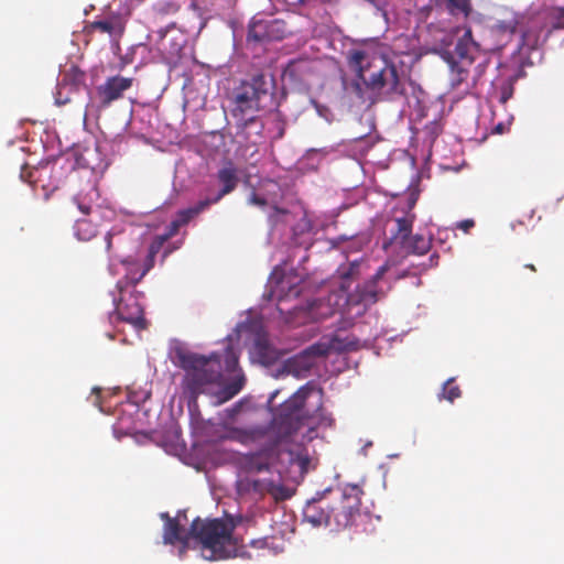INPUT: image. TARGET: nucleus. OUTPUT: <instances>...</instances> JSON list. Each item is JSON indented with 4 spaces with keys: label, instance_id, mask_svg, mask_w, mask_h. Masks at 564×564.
Returning <instances> with one entry per match:
<instances>
[{
    "label": "nucleus",
    "instance_id": "nucleus-39",
    "mask_svg": "<svg viewBox=\"0 0 564 564\" xmlns=\"http://www.w3.org/2000/svg\"><path fill=\"white\" fill-rule=\"evenodd\" d=\"M524 46H529L530 48L533 47L532 44H529L528 43V34L527 33H521V36H520V42H519V45H518V48L521 50L522 47Z\"/></svg>",
    "mask_w": 564,
    "mask_h": 564
},
{
    "label": "nucleus",
    "instance_id": "nucleus-9",
    "mask_svg": "<svg viewBox=\"0 0 564 564\" xmlns=\"http://www.w3.org/2000/svg\"><path fill=\"white\" fill-rule=\"evenodd\" d=\"M134 78L115 75L108 77L102 84L95 88V93L90 96L86 105V112L100 113L121 100L133 86Z\"/></svg>",
    "mask_w": 564,
    "mask_h": 564
},
{
    "label": "nucleus",
    "instance_id": "nucleus-41",
    "mask_svg": "<svg viewBox=\"0 0 564 564\" xmlns=\"http://www.w3.org/2000/svg\"><path fill=\"white\" fill-rule=\"evenodd\" d=\"M415 203H416V198L411 196L408 202V212L406 213H412L411 210L413 209Z\"/></svg>",
    "mask_w": 564,
    "mask_h": 564
},
{
    "label": "nucleus",
    "instance_id": "nucleus-17",
    "mask_svg": "<svg viewBox=\"0 0 564 564\" xmlns=\"http://www.w3.org/2000/svg\"><path fill=\"white\" fill-rule=\"evenodd\" d=\"M415 214L413 213H405L402 217H397L394 219L395 221V230L392 232L390 242L391 243H405L408 240V237L412 232L413 223L415 220Z\"/></svg>",
    "mask_w": 564,
    "mask_h": 564
},
{
    "label": "nucleus",
    "instance_id": "nucleus-3",
    "mask_svg": "<svg viewBox=\"0 0 564 564\" xmlns=\"http://www.w3.org/2000/svg\"><path fill=\"white\" fill-rule=\"evenodd\" d=\"M270 88L265 76L257 74L249 80H243L234 90L231 115L238 120L237 134L241 135L245 141L250 140L249 129L252 127L257 128L254 133L261 135L263 124L253 113L265 107V100L272 96Z\"/></svg>",
    "mask_w": 564,
    "mask_h": 564
},
{
    "label": "nucleus",
    "instance_id": "nucleus-2",
    "mask_svg": "<svg viewBox=\"0 0 564 564\" xmlns=\"http://www.w3.org/2000/svg\"><path fill=\"white\" fill-rule=\"evenodd\" d=\"M347 61L369 90L388 97L405 94L404 73L387 56L365 50H351Z\"/></svg>",
    "mask_w": 564,
    "mask_h": 564
},
{
    "label": "nucleus",
    "instance_id": "nucleus-6",
    "mask_svg": "<svg viewBox=\"0 0 564 564\" xmlns=\"http://www.w3.org/2000/svg\"><path fill=\"white\" fill-rule=\"evenodd\" d=\"M314 388L306 383L293 393L282 405L271 424L275 441L286 442L304 425H310V416L304 411V403Z\"/></svg>",
    "mask_w": 564,
    "mask_h": 564
},
{
    "label": "nucleus",
    "instance_id": "nucleus-36",
    "mask_svg": "<svg viewBox=\"0 0 564 564\" xmlns=\"http://www.w3.org/2000/svg\"><path fill=\"white\" fill-rule=\"evenodd\" d=\"M248 202L252 205H257V206H260V207H263L267 205V200L259 196L258 194L256 193H252L248 199Z\"/></svg>",
    "mask_w": 564,
    "mask_h": 564
},
{
    "label": "nucleus",
    "instance_id": "nucleus-23",
    "mask_svg": "<svg viewBox=\"0 0 564 564\" xmlns=\"http://www.w3.org/2000/svg\"><path fill=\"white\" fill-rule=\"evenodd\" d=\"M435 3L445 8L452 15L462 14L468 18L473 8L470 0H435Z\"/></svg>",
    "mask_w": 564,
    "mask_h": 564
},
{
    "label": "nucleus",
    "instance_id": "nucleus-1",
    "mask_svg": "<svg viewBox=\"0 0 564 564\" xmlns=\"http://www.w3.org/2000/svg\"><path fill=\"white\" fill-rule=\"evenodd\" d=\"M364 490L358 485H346L340 496L329 502L323 498L307 501L303 519L313 527H326L330 531L351 530L355 533H371L372 516L361 510Z\"/></svg>",
    "mask_w": 564,
    "mask_h": 564
},
{
    "label": "nucleus",
    "instance_id": "nucleus-37",
    "mask_svg": "<svg viewBox=\"0 0 564 564\" xmlns=\"http://www.w3.org/2000/svg\"><path fill=\"white\" fill-rule=\"evenodd\" d=\"M264 39L263 34L258 33L257 26H251L248 31V40H253L256 42H261Z\"/></svg>",
    "mask_w": 564,
    "mask_h": 564
},
{
    "label": "nucleus",
    "instance_id": "nucleus-40",
    "mask_svg": "<svg viewBox=\"0 0 564 564\" xmlns=\"http://www.w3.org/2000/svg\"><path fill=\"white\" fill-rule=\"evenodd\" d=\"M55 101H56V104L58 106H62V105H66L70 100L67 97H65V99H62V89H59L58 93H57V97H56Z\"/></svg>",
    "mask_w": 564,
    "mask_h": 564
},
{
    "label": "nucleus",
    "instance_id": "nucleus-32",
    "mask_svg": "<svg viewBox=\"0 0 564 564\" xmlns=\"http://www.w3.org/2000/svg\"><path fill=\"white\" fill-rule=\"evenodd\" d=\"M288 215H289V212L286 209L274 206L273 213L270 215V221L273 225H276L278 223L284 221V217Z\"/></svg>",
    "mask_w": 564,
    "mask_h": 564
},
{
    "label": "nucleus",
    "instance_id": "nucleus-45",
    "mask_svg": "<svg viewBox=\"0 0 564 564\" xmlns=\"http://www.w3.org/2000/svg\"><path fill=\"white\" fill-rule=\"evenodd\" d=\"M94 392L99 393V392H100V390H99L98 388H94Z\"/></svg>",
    "mask_w": 564,
    "mask_h": 564
},
{
    "label": "nucleus",
    "instance_id": "nucleus-24",
    "mask_svg": "<svg viewBox=\"0 0 564 564\" xmlns=\"http://www.w3.org/2000/svg\"><path fill=\"white\" fill-rule=\"evenodd\" d=\"M209 206H212V203L207 198H205L197 202L192 207L178 210L175 217L178 219L181 224L185 226L200 213L206 210Z\"/></svg>",
    "mask_w": 564,
    "mask_h": 564
},
{
    "label": "nucleus",
    "instance_id": "nucleus-14",
    "mask_svg": "<svg viewBox=\"0 0 564 564\" xmlns=\"http://www.w3.org/2000/svg\"><path fill=\"white\" fill-rule=\"evenodd\" d=\"M217 180L221 185V188L215 196L207 197L212 205L217 204L221 200L223 197L236 189L239 183L238 169L231 161L227 162L221 169L218 170Z\"/></svg>",
    "mask_w": 564,
    "mask_h": 564
},
{
    "label": "nucleus",
    "instance_id": "nucleus-34",
    "mask_svg": "<svg viewBox=\"0 0 564 564\" xmlns=\"http://www.w3.org/2000/svg\"><path fill=\"white\" fill-rule=\"evenodd\" d=\"M513 94V88L512 86L510 85H506L501 88V93H500V102L501 104H506L512 96Z\"/></svg>",
    "mask_w": 564,
    "mask_h": 564
},
{
    "label": "nucleus",
    "instance_id": "nucleus-7",
    "mask_svg": "<svg viewBox=\"0 0 564 564\" xmlns=\"http://www.w3.org/2000/svg\"><path fill=\"white\" fill-rule=\"evenodd\" d=\"M359 346L360 341L356 336L335 334L327 344H314L306 348L301 355L288 359L283 365L282 371L300 378L312 368V357L326 356L329 351H354L357 350Z\"/></svg>",
    "mask_w": 564,
    "mask_h": 564
},
{
    "label": "nucleus",
    "instance_id": "nucleus-27",
    "mask_svg": "<svg viewBox=\"0 0 564 564\" xmlns=\"http://www.w3.org/2000/svg\"><path fill=\"white\" fill-rule=\"evenodd\" d=\"M460 397V389L458 386L453 384V379L447 380L443 386V398L453 402Z\"/></svg>",
    "mask_w": 564,
    "mask_h": 564
},
{
    "label": "nucleus",
    "instance_id": "nucleus-15",
    "mask_svg": "<svg viewBox=\"0 0 564 564\" xmlns=\"http://www.w3.org/2000/svg\"><path fill=\"white\" fill-rule=\"evenodd\" d=\"M518 30V20L511 17L506 20H499L489 28V36L495 48L505 47L513 37Z\"/></svg>",
    "mask_w": 564,
    "mask_h": 564
},
{
    "label": "nucleus",
    "instance_id": "nucleus-31",
    "mask_svg": "<svg viewBox=\"0 0 564 564\" xmlns=\"http://www.w3.org/2000/svg\"><path fill=\"white\" fill-rule=\"evenodd\" d=\"M37 172L35 169H30L28 165H22L21 172H20V178L29 184H34V173Z\"/></svg>",
    "mask_w": 564,
    "mask_h": 564
},
{
    "label": "nucleus",
    "instance_id": "nucleus-16",
    "mask_svg": "<svg viewBox=\"0 0 564 564\" xmlns=\"http://www.w3.org/2000/svg\"><path fill=\"white\" fill-rule=\"evenodd\" d=\"M273 464V454L268 451L247 455L242 460V468L249 474L267 471Z\"/></svg>",
    "mask_w": 564,
    "mask_h": 564
},
{
    "label": "nucleus",
    "instance_id": "nucleus-12",
    "mask_svg": "<svg viewBox=\"0 0 564 564\" xmlns=\"http://www.w3.org/2000/svg\"><path fill=\"white\" fill-rule=\"evenodd\" d=\"M120 297H113L115 311L118 318L122 322L132 324L137 328L145 327V319L143 316V306L134 294L126 296V291L119 293Z\"/></svg>",
    "mask_w": 564,
    "mask_h": 564
},
{
    "label": "nucleus",
    "instance_id": "nucleus-18",
    "mask_svg": "<svg viewBox=\"0 0 564 564\" xmlns=\"http://www.w3.org/2000/svg\"><path fill=\"white\" fill-rule=\"evenodd\" d=\"M341 297H343L341 294L334 292V293H330L326 300H323V299L314 300L310 305V311H311L312 315H314L316 317L327 318L335 313V308L332 305L333 301L337 305L338 300Z\"/></svg>",
    "mask_w": 564,
    "mask_h": 564
},
{
    "label": "nucleus",
    "instance_id": "nucleus-25",
    "mask_svg": "<svg viewBox=\"0 0 564 564\" xmlns=\"http://www.w3.org/2000/svg\"><path fill=\"white\" fill-rule=\"evenodd\" d=\"M74 230L77 239L82 241H88L96 235V227L86 219L76 220Z\"/></svg>",
    "mask_w": 564,
    "mask_h": 564
},
{
    "label": "nucleus",
    "instance_id": "nucleus-46",
    "mask_svg": "<svg viewBox=\"0 0 564 564\" xmlns=\"http://www.w3.org/2000/svg\"><path fill=\"white\" fill-rule=\"evenodd\" d=\"M257 347H258L259 349H262V345H261L260 343H258Z\"/></svg>",
    "mask_w": 564,
    "mask_h": 564
},
{
    "label": "nucleus",
    "instance_id": "nucleus-43",
    "mask_svg": "<svg viewBox=\"0 0 564 564\" xmlns=\"http://www.w3.org/2000/svg\"><path fill=\"white\" fill-rule=\"evenodd\" d=\"M83 166L88 167V169H93V170L95 169V167L90 164V162H89V161H87L86 159H85V162L83 163Z\"/></svg>",
    "mask_w": 564,
    "mask_h": 564
},
{
    "label": "nucleus",
    "instance_id": "nucleus-30",
    "mask_svg": "<svg viewBox=\"0 0 564 564\" xmlns=\"http://www.w3.org/2000/svg\"><path fill=\"white\" fill-rule=\"evenodd\" d=\"M359 262L358 261H354L349 264V267L347 268V270H341L340 271V275L344 280L346 279H352L355 276H357L359 274Z\"/></svg>",
    "mask_w": 564,
    "mask_h": 564
},
{
    "label": "nucleus",
    "instance_id": "nucleus-35",
    "mask_svg": "<svg viewBox=\"0 0 564 564\" xmlns=\"http://www.w3.org/2000/svg\"><path fill=\"white\" fill-rule=\"evenodd\" d=\"M475 226V221L473 219H464L456 224V228L463 230L464 232H468Z\"/></svg>",
    "mask_w": 564,
    "mask_h": 564
},
{
    "label": "nucleus",
    "instance_id": "nucleus-10",
    "mask_svg": "<svg viewBox=\"0 0 564 564\" xmlns=\"http://www.w3.org/2000/svg\"><path fill=\"white\" fill-rule=\"evenodd\" d=\"M389 269V262L383 263L368 281L362 285H358L354 292L345 296L348 314L356 316L362 315L369 306L384 296V293L378 288V282L384 276Z\"/></svg>",
    "mask_w": 564,
    "mask_h": 564
},
{
    "label": "nucleus",
    "instance_id": "nucleus-44",
    "mask_svg": "<svg viewBox=\"0 0 564 564\" xmlns=\"http://www.w3.org/2000/svg\"><path fill=\"white\" fill-rule=\"evenodd\" d=\"M525 268L530 269L532 272H535L536 271V268L534 267V264H525L524 265Z\"/></svg>",
    "mask_w": 564,
    "mask_h": 564
},
{
    "label": "nucleus",
    "instance_id": "nucleus-19",
    "mask_svg": "<svg viewBox=\"0 0 564 564\" xmlns=\"http://www.w3.org/2000/svg\"><path fill=\"white\" fill-rule=\"evenodd\" d=\"M98 198L99 193L96 186L88 184L76 196H74V203L84 215H88L90 214L93 205L98 200Z\"/></svg>",
    "mask_w": 564,
    "mask_h": 564
},
{
    "label": "nucleus",
    "instance_id": "nucleus-13",
    "mask_svg": "<svg viewBox=\"0 0 564 564\" xmlns=\"http://www.w3.org/2000/svg\"><path fill=\"white\" fill-rule=\"evenodd\" d=\"M161 518L165 520L164 523V532H163V541L165 544H175L181 543L182 549L181 553L185 552L187 547H189L192 543V534L191 529L186 531L175 518H171L169 513H162Z\"/></svg>",
    "mask_w": 564,
    "mask_h": 564
},
{
    "label": "nucleus",
    "instance_id": "nucleus-42",
    "mask_svg": "<svg viewBox=\"0 0 564 564\" xmlns=\"http://www.w3.org/2000/svg\"><path fill=\"white\" fill-rule=\"evenodd\" d=\"M494 131H495V132H497V133H503V131H505V127H503V124H502V123H498V124L495 127Z\"/></svg>",
    "mask_w": 564,
    "mask_h": 564
},
{
    "label": "nucleus",
    "instance_id": "nucleus-28",
    "mask_svg": "<svg viewBox=\"0 0 564 564\" xmlns=\"http://www.w3.org/2000/svg\"><path fill=\"white\" fill-rule=\"evenodd\" d=\"M184 226L183 224H181L178 221V219L175 217L170 226H169V231L165 234V235H162V236H156L153 240H159V239H163L162 241V247L164 246V243L166 242V240L169 238H171L172 236H174L175 234H177L178 229Z\"/></svg>",
    "mask_w": 564,
    "mask_h": 564
},
{
    "label": "nucleus",
    "instance_id": "nucleus-8",
    "mask_svg": "<svg viewBox=\"0 0 564 564\" xmlns=\"http://www.w3.org/2000/svg\"><path fill=\"white\" fill-rule=\"evenodd\" d=\"M479 44L473 39L470 28H466L455 45V54L447 50L441 52V57L449 66V84L452 88L459 87L469 76V68L479 52Z\"/></svg>",
    "mask_w": 564,
    "mask_h": 564
},
{
    "label": "nucleus",
    "instance_id": "nucleus-29",
    "mask_svg": "<svg viewBox=\"0 0 564 564\" xmlns=\"http://www.w3.org/2000/svg\"><path fill=\"white\" fill-rule=\"evenodd\" d=\"M115 238H117L118 241L121 240V237L113 232H107L104 238L106 252L111 257H118L117 252L113 250V239Z\"/></svg>",
    "mask_w": 564,
    "mask_h": 564
},
{
    "label": "nucleus",
    "instance_id": "nucleus-33",
    "mask_svg": "<svg viewBox=\"0 0 564 564\" xmlns=\"http://www.w3.org/2000/svg\"><path fill=\"white\" fill-rule=\"evenodd\" d=\"M552 17L557 20V23L554 24V28L564 29V22H561V20L564 19V8H554L552 11Z\"/></svg>",
    "mask_w": 564,
    "mask_h": 564
},
{
    "label": "nucleus",
    "instance_id": "nucleus-38",
    "mask_svg": "<svg viewBox=\"0 0 564 564\" xmlns=\"http://www.w3.org/2000/svg\"><path fill=\"white\" fill-rule=\"evenodd\" d=\"M72 73H73V80L74 83L76 84H84L85 82V73L79 70L78 68L74 67L72 68Z\"/></svg>",
    "mask_w": 564,
    "mask_h": 564
},
{
    "label": "nucleus",
    "instance_id": "nucleus-21",
    "mask_svg": "<svg viewBox=\"0 0 564 564\" xmlns=\"http://www.w3.org/2000/svg\"><path fill=\"white\" fill-rule=\"evenodd\" d=\"M402 248L410 253L425 254L432 246L431 238L423 235L409 236L405 243H401Z\"/></svg>",
    "mask_w": 564,
    "mask_h": 564
},
{
    "label": "nucleus",
    "instance_id": "nucleus-5",
    "mask_svg": "<svg viewBox=\"0 0 564 564\" xmlns=\"http://www.w3.org/2000/svg\"><path fill=\"white\" fill-rule=\"evenodd\" d=\"M241 518L227 517L224 519L196 518L191 523L192 541L202 546L204 557L208 561L230 557L229 547H235L234 530L240 523Z\"/></svg>",
    "mask_w": 564,
    "mask_h": 564
},
{
    "label": "nucleus",
    "instance_id": "nucleus-22",
    "mask_svg": "<svg viewBox=\"0 0 564 564\" xmlns=\"http://www.w3.org/2000/svg\"><path fill=\"white\" fill-rule=\"evenodd\" d=\"M249 487L252 491H254L259 495L270 494V495L274 496L275 498H278V497L285 498V496L283 495L284 487L280 484H275L272 480L256 479V480L250 481Z\"/></svg>",
    "mask_w": 564,
    "mask_h": 564
},
{
    "label": "nucleus",
    "instance_id": "nucleus-11",
    "mask_svg": "<svg viewBox=\"0 0 564 564\" xmlns=\"http://www.w3.org/2000/svg\"><path fill=\"white\" fill-rule=\"evenodd\" d=\"M162 241L163 239H159L153 240L150 243L148 254L143 261L142 267H140L138 260L131 256L120 260V262L126 267V274L116 284L118 293H122L130 285L135 286L154 267L155 257L162 249Z\"/></svg>",
    "mask_w": 564,
    "mask_h": 564
},
{
    "label": "nucleus",
    "instance_id": "nucleus-4",
    "mask_svg": "<svg viewBox=\"0 0 564 564\" xmlns=\"http://www.w3.org/2000/svg\"><path fill=\"white\" fill-rule=\"evenodd\" d=\"M176 365L184 370L183 389L195 402L197 397L219 382L221 361L218 354L199 355L183 348L175 350Z\"/></svg>",
    "mask_w": 564,
    "mask_h": 564
},
{
    "label": "nucleus",
    "instance_id": "nucleus-20",
    "mask_svg": "<svg viewBox=\"0 0 564 564\" xmlns=\"http://www.w3.org/2000/svg\"><path fill=\"white\" fill-rule=\"evenodd\" d=\"M89 31L107 33L110 36L121 35L124 26L119 17H112L106 20L94 21L88 25Z\"/></svg>",
    "mask_w": 564,
    "mask_h": 564
},
{
    "label": "nucleus",
    "instance_id": "nucleus-26",
    "mask_svg": "<svg viewBox=\"0 0 564 564\" xmlns=\"http://www.w3.org/2000/svg\"><path fill=\"white\" fill-rule=\"evenodd\" d=\"M242 384L240 379L227 384L220 393V401L225 402L234 398L242 389Z\"/></svg>",
    "mask_w": 564,
    "mask_h": 564
}]
</instances>
